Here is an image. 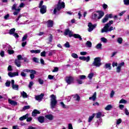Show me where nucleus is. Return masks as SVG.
<instances>
[{
  "label": "nucleus",
  "instance_id": "a18cd8bd",
  "mask_svg": "<svg viewBox=\"0 0 129 129\" xmlns=\"http://www.w3.org/2000/svg\"><path fill=\"white\" fill-rule=\"evenodd\" d=\"M64 46L66 48H70V44L69 42H67L64 44Z\"/></svg>",
  "mask_w": 129,
  "mask_h": 129
},
{
  "label": "nucleus",
  "instance_id": "f3484780",
  "mask_svg": "<svg viewBox=\"0 0 129 129\" xmlns=\"http://www.w3.org/2000/svg\"><path fill=\"white\" fill-rule=\"evenodd\" d=\"M90 100H93V101H95L96 100V92H95L92 97L89 98Z\"/></svg>",
  "mask_w": 129,
  "mask_h": 129
},
{
  "label": "nucleus",
  "instance_id": "f8f14e48",
  "mask_svg": "<svg viewBox=\"0 0 129 129\" xmlns=\"http://www.w3.org/2000/svg\"><path fill=\"white\" fill-rule=\"evenodd\" d=\"M40 13L41 14H45L47 12V7L46 6L43 5L40 8Z\"/></svg>",
  "mask_w": 129,
  "mask_h": 129
},
{
  "label": "nucleus",
  "instance_id": "9b49d317",
  "mask_svg": "<svg viewBox=\"0 0 129 129\" xmlns=\"http://www.w3.org/2000/svg\"><path fill=\"white\" fill-rule=\"evenodd\" d=\"M47 28H52L54 25V22L51 20H49L46 22Z\"/></svg>",
  "mask_w": 129,
  "mask_h": 129
},
{
  "label": "nucleus",
  "instance_id": "4be33fe9",
  "mask_svg": "<svg viewBox=\"0 0 129 129\" xmlns=\"http://www.w3.org/2000/svg\"><path fill=\"white\" fill-rule=\"evenodd\" d=\"M30 52L32 54H39L41 53V50L37 49V50H30Z\"/></svg>",
  "mask_w": 129,
  "mask_h": 129
},
{
  "label": "nucleus",
  "instance_id": "bf43d9fd",
  "mask_svg": "<svg viewBox=\"0 0 129 129\" xmlns=\"http://www.w3.org/2000/svg\"><path fill=\"white\" fill-rule=\"evenodd\" d=\"M38 82H39V84L42 85L44 84V81L41 79H38Z\"/></svg>",
  "mask_w": 129,
  "mask_h": 129
},
{
  "label": "nucleus",
  "instance_id": "72a5a7b5",
  "mask_svg": "<svg viewBox=\"0 0 129 129\" xmlns=\"http://www.w3.org/2000/svg\"><path fill=\"white\" fill-rule=\"evenodd\" d=\"M78 77L80 80H84L86 79V76L85 75H80L78 76Z\"/></svg>",
  "mask_w": 129,
  "mask_h": 129
},
{
  "label": "nucleus",
  "instance_id": "052dcab7",
  "mask_svg": "<svg viewBox=\"0 0 129 129\" xmlns=\"http://www.w3.org/2000/svg\"><path fill=\"white\" fill-rule=\"evenodd\" d=\"M8 71H13V67L12 66H9L8 68Z\"/></svg>",
  "mask_w": 129,
  "mask_h": 129
},
{
  "label": "nucleus",
  "instance_id": "e2e57ef3",
  "mask_svg": "<svg viewBox=\"0 0 129 129\" xmlns=\"http://www.w3.org/2000/svg\"><path fill=\"white\" fill-rule=\"evenodd\" d=\"M121 119L119 118V119L117 120L116 124H119L120 123H121Z\"/></svg>",
  "mask_w": 129,
  "mask_h": 129
},
{
  "label": "nucleus",
  "instance_id": "a19ab883",
  "mask_svg": "<svg viewBox=\"0 0 129 129\" xmlns=\"http://www.w3.org/2000/svg\"><path fill=\"white\" fill-rule=\"evenodd\" d=\"M27 39H28V35H24L22 38V42H26V40H27Z\"/></svg>",
  "mask_w": 129,
  "mask_h": 129
},
{
  "label": "nucleus",
  "instance_id": "1a4fd4ad",
  "mask_svg": "<svg viewBox=\"0 0 129 129\" xmlns=\"http://www.w3.org/2000/svg\"><path fill=\"white\" fill-rule=\"evenodd\" d=\"M96 24L92 25V23H89L88 25V27H89L88 32H92V31H93V29H94V28H95V27H96Z\"/></svg>",
  "mask_w": 129,
  "mask_h": 129
},
{
  "label": "nucleus",
  "instance_id": "a211bd4d",
  "mask_svg": "<svg viewBox=\"0 0 129 129\" xmlns=\"http://www.w3.org/2000/svg\"><path fill=\"white\" fill-rule=\"evenodd\" d=\"M45 117L49 119V120H53L54 119V116L52 114H47L45 115Z\"/></svg>",
  "mask_w": 129,
  "mask_h": 129
},
{
  "label": "nucleus",
  "instance_id": "5fc2aeb1",
  "mask_svg": "<svg viewBox=\"0 0 129 129\" xmlns=\"http://www.w3.org/2000/svg\"><path fill=\"white\" fill-rule=\"evenodd\" d=\"M87 54V52L85 51H82L80 52V55L82 56H85V55Z\"/></svg>",
  "mask_w": 129,
  "mask_h": 129
},
{
  "label": "nucleus",
  "instance_id": "7ed1b4c3",
  "mask_svg": "<svg viewBox=\"0 0 129 129\" xmlns=\"http://www.w3.org/2000/svg\"><path fill=\"white\" fill-rule=\"evenodd\" d=\"M50 106L51 108H54L55 106H56V104H57V100H56V96H55L54 94H52L50 96Z\"/></svg>",
  "mask_w": 129,
  "mask_h": 129
},
{
  "label": "nucleus",
  "instance_id": "603ef678",
  "mask_svg": "<svg viewBox=\"0 0 129 129\" xmlns=\"http://www.w3.org/2000/svg\"><path fill=\"white\" fill-rule=\"evenodd\" d=\"M106 16L108 18V19H111L113 18V16L112 14H107L106 15Z\"/></svg>",
  "mask_w": 129,
  "mask_h": 129
},
{
  "label": "nucleus",
  "instance_id": "0e129e2a",
  "mask_svg": "<svg viewBox=\"0 0 129 129\" xmlns=\"http://www.w3.org/2000/svg\"><path fill=\"white\" fill-rule=\"evenodd\" d=\"M59 69L57 67H55L53 69V70L52 71V72H57V71H58Z\"/></svg>",
  "mask_w": 129,
  "mask_h": 129
},
{
  "label": "nucleus",
  "instance_id": "de8ad7c7",
  "mask_svg": "<svg viewBox=\"0 0 129 129\" xmlns=\"http://www.w3.org/2000/svg\"><path fill=\"white\" fill-rule=\"evenodd\" d=\"M60 105L62 108H67V106H66V105H65L63 102H60Z\"/></svg>",
  "mask_w": 129,
  "mask_h": 129
},
{
  "label": "nucleus",
  "instance_id": "6ab92c4d",
  "mask_svg": "<svg viewBox=\"0 0 129 129\" xmlns=\"http://www.w3.org/2000/svg\"><path fill=\"white\" fill-rule=\"evenodd\" d=\"M40 113H41V112H40L39 111H38V110H34L32 112V116H36L37 114H40Z\"/></svg>",
  "mask_w": 129,
  "mask_h": 129
},
{
  "label": "nucleus",
  "instance_id": "a878e982",
  "mask_svg": "<svg viewBox=\"0 0 129 129\" xmlns=\"http://www.w3.org/2000/svg\"><path fill=\"white\" fill-rule=\"evenodd\" d=\"M8 101L11 105H17L18 104V103L15 101H13L12 100L9 99Z\"/></svg>",
  "mask_w": 129,
  "mask_h": 129
},
{
  "label": "nucleus",
  "instance_id": "473e14b6",
  "mask_svg": "<svg viewBox=\"0 0 129 129\" xmlns=\"http://www.w3.org/2000/svg\"><path fill=\"white\" fill-rule=\"evenodd\" d=\"M102 44L101 43H98L96 45V49H98V50H101V49H102Z\"/></svg>",
  "mask_w": 129,
  "mask_h": 129
},
{
  "label": "nucleus",
  "instance_id": "0eeeda50",
  "mask_svg": "<svg viewBox=\"0 0 129 129\" xmlns=\"http://www.w3.org/2000/svg\"><path fill=\"white\" fill-rule=\"evenodd\" d=\"M66 82L69 85H70V84H73V83H74V78L72 77H67L66 78Z\"/></svg>",
  "mask_w": 129,
  "mask_h": 129
},
{
  "label": "nucleus",
  "instance_id": "5701e85b",
  "mask_svg": "<svg viewBox=\"0 0 129 129\" xmlns=\"http://www.w3.org/2000/svg\"><path fill=\"white\" fill-rule=\"evenodd\" d=\"M23 72H27V73H36V71L35 70H30L29 69H25L23 71Z\"/></svg>",
  "mask_w": 129,
  "mask_h": 129
},
{
  "label": "nucleus",
  "instance_id": "c9c22d12",
  "mask_svg": "<svg viewBox=\"0 0 129 129\" xmlns=\"http://www.w3.org/2000/svg\"><path fill=\"white\" fill-rule=\"evenodd\" d=\"M122 41H123V39H122V38L121 37H119L117 39V43H118V44H122Z\"/></svg>",
  "mask_w": 129,
  "mask_h": 129
},
{
  "label": "nucleus",
  "instance_id": "9d476101",
  "mask_svg": "<svg viewBox=\"0 0 129 129\" xmlns=\"http://www.w3.org/2000/svg\"><path fill=\"white\" fill-rule=\"evenodd\" d=\"M124 65V62H122L118 63L117 67L116 68V72L119 73L121 70V68Z\"/></svg>",
  "mask_w": 129,
  "mask_h": 129
},
{
  "label": "nucleus",
  "instance_id": "ea45409f",
  "mask_svg": "<svg viewBox=\"0 0 129 129\" xmlns=\"http://www.w3.org/2000/svg\"><path fill=\"white\" fill-rule=\"evenodd\" d=\"M105 68L106 69H107V68L109 69V70H110L111 69V68L110 67V63H107L105 65Z\"/></svg>",
  "mask_w": 129,
  "mask_h": 129
},
{
  "label": "nucleus",
  "instance_id": "e433bc0d",
  "mask_svg": "<svg viewBox=\"0 0 129 129\" xmlns=\"http://www.w3.org/2000/svg\"><path fill=\"white\" fill-rule=\"evenodd\" d=\"M12 88L14 89V90H19V85L16 84L13 85Z\"/></svg>",
  "mask_w": 129,
  "mask_h": 129
},
{
  "label": "nucleus",
  "instance_id": "6e6552de",
  "mask_svg": "<svg viewBox=\"0 0 129 129\" xmlns=\"http://www.w3.org/2000/svg\"><path fill=\"white\" fill-rule=\"evenodd\" d=\"M73 34V32L70 31L69 29H66L64 32V36L69 35L70 38L72 37Z\"/></svg>",
  "mask_w": 129,
  "mask_h": 129
},
{
  "label": "nucleus",
  "instance_id": "49530a36",
  "mask_svg": "<svg viewBox=\"0 0 129 129\" xmlns=\"http://www.w3.org/2000/svg\"><path fill=\"white\" fill-rule=\"evenodd\" d=\"M48 40L50 43H51V42H52V41H53V36H52L51 34L49 35V37L48 38Z\"/></svg>",
  "mask_w": 129,
  "mask_h": 129
},
{
  "label": "nucleus",
  "instance_id": "09e8293b",
  "mask_svg": "<svg viewBox=\"0 0 129 129\" xmlns=\"http://www.w3.org/2000/svg\"><path fill=\"white\" fill-rule=\"evenodd\" d=\"M101 117V112H99L96 114V118H100Z\"/></svg>",
  "mask_w": 129,
  "mask_h": 129
},
{
  "label": "nucleus",
  "instance_id": "b1692460",
  "mask_svg": "<svg viewBox=\"0 0 129 129\" xmlns=\"http://www.w3.org/2000/svg\"><path fill=\"white\" fill-rule=\"evenodd\" d=\"M113 108V106H112L111 104L107 105L105 107V110H110Z\"/></svg>",
  "mask_w": 129,
  "mask_h": 129
},
{
  "label": "nucleus",
  "instance_id": "f03ea898",
  "mask_svg": "<svg viewBox=\"0 0 129 129\" xmlns=\"http://www.w3.org/2000/svg\"><path fill=\"white\" fill-rule=\"evenodd\" d=\"M65 8V3L62 2L61 0H59L58 4L57 5V7L53 10V13L54 14L57 13V12H59L60 10H62V9Z\"/></svg>",
  "mask_w": 129,
  "mask_h": 129
},
{
  "label": "nucleus",
  "instance_id": "412c9836",
  "mask_svg": "<svg viewBox=\"0 0 129 129\" xmlns=\"http://www.w3.org/2000/svg\"><path fill=\"white\" fill-rule=\"evenodd\" d=\"M94 77V73L92 72V71H91V72L88 75V78H89L90 80H91V79H92Z\"/></svg>",
  "mask_w": 129,
  "mask_h": 129
},
{
  "label": "nucleus",
  "instance_id": "dca6fc26",
  "mask_svg": "<svg viewBox=\"0 0 129 129\" xmlns=\"http://www.w3.org/2000/svg\"><path fill=\"white\" fill-rule=\"evenodd\" d=\"M72 37H74L75 39H79L80 41L82 40V38H81V36L79 34L73 33Z\"/></svg>",
  "mask_w": 129,
  "mask_h": 129
},
{
  "label": "nucleus",
  "instance_id": "393cba45",
  "mask_svg": "<svg viewBox=\"0 0 129 129\" xmlns=\"http://www.w3.org/2000/svg\"><path fill=\"white\" fill-rule=\"evenodd\" d=\"M38 120L40 123H43L45 120V117L44 116H40L38 118Z\"/></svg>",
  "mask_w": 129,
  "mask_h": 129
},
{
  "label": "nucleus",
  "instance_id": "f704fd0d",
  "mask_svg": "<svg viewBox=\"0 0 129 129\" xmlns=\"http://www.w3.org/2000/svg\"><path fill=\"white\" fill-rule=\"evenodd\" d=\"M86 45H87V46L88 48H91V47L92 46V43H91V42L88 41H87Z\"/></svg>",
  "mask_w": 129,
  "mask_h": 129
},
{
  "label": "nucleus",
  "instance_id": "aec40b11",
  "mask_svg": "<svg viewBox=\"0 0 129 129\" xmlns=\"http://www.w3.org/2000/svg\"><path fill=\"white\" fill-rule=\"evenodd\" d=\"M94 116H95V113H93L92 115L89 116L88 119V122H91V121L93 120V118H94Z\"/></svg>",
  "mask_w": 129,
  "mask_h": 129
},
{
  "label": "nucleus",
  "instance_id": "cd10ccee",
  "mask_svg": "<svg viewBox=\"0 0 129 129\" xmlns=\"http://www.w3.org/2000/svg\"><path fill=\"white\" fill-rule=\"evenodd\" d=\"M29 117V114H26L25 115H24L21 117H20L19 119L20 120H24V119H26V118Z\"/></svg>",
  "mask_w": 129,
  "mask_h": 129
},
{
  "label": "nucleus",
  "instance_id": "4468645a",
  "mask_svg": "<svg viewBox=\"0 0 129 129\" xmlns=\"http://www.w3.org/2000/svg\"><path fill=\"white\" fill-rule=\"evenodd\" d=\"M80 60H83V61H86V62H89L90 60V57L88 56L87 57L85 56H80L79 57Z\"/></svg>",
  "mask_w": 129,
  "mask_h": 129
},
{
  "label": "nucleus",
  "instance_id": "6e6d98bb",
  "mask_svg": "<svg viewBox=\"0 0 129 129\" xmlns=\"http://www.w3.org/2000/svg\"><path fill=\"white\" fill-rule=\"evenodd\" d=\"M33 61H34V62H35L36 63H38L39 59L36 58V57H33L32 58Z\"/></svg>",
  "mask_w": 129,
  "mask_h": 129
},
{
  "label": "nucleus",
  "instance_id": "3c124183",
  "mask_svg": "<svg viewBox=\"0 0 129 129\" xmlns=\"http://www.w3.org/2000/svg\"><path fill=\"white\" fill-rule=\"evenodd\" d=\"M124 4L126 6L129 5V0H123Z\"/></svg>",
  "mask_w": 129,
  "mask_h": 129
},
{
  "label": "nucleus",
  "instance_id": "20e7f679",
  "mask_svg": "<svg viewBox=\"0 0 129 129\" xmlns=\"http://www.w3.org/2000/svg\"><path fill=\"white\" fill-rule=\"evenodd\" d=\"M101 60L100 59V57H96L94 58L93 65L96 67H100V66H101Z\"/></svg>",
  "mask_w": 129,
  "mask_h": 129
},
{
  "label": "nucleus",
  "instance_id": "37998d69",
  "mask_svg": "<svg viewBox=\"0 0 129 129\" xmlns=\"http://www.w3.org/2000/svg\"><path fill=\"white\" fill-rule=\"evenodd\" d=\"M101 41L103 42V43H107V39L102 37L101 38Z\"/></svg>",
  "mask_w": 129,
  "mask_h": 129
},
{
  "label": "nucleus",
  "instance_id": "4d7b16f0",
  "mask_svg": "<svg viewBox=\"0 0 129 129\" xmlns=\"http://www.w3.org/2000/svg\"><path fill=\"white\" fill-rule=\"evenodd\" d=\"M21 76L22 77H26V76H27V75L26 74V73H25L24 72H22L21 73Z\"/></svg>",
  "mask_w": 129,
  "mask_h": 129
},
{
  "label": "nucleus",
  "instance_id": "c85d7f7f",
  "mask_svg": "<svg viewBox=\"0 0 129 129\" xmlns=\"http://www.w3.org/2000/svg\"><path fill=\"white\" fill-rule=\"evenodd\" d=\"M73 96L75 100H76V101H79L80 100V96H79V95L77 94L74 95Z\"/></svg>",
  "mask_w": 129,
  "mask_h": 129
},
{
  "label": "nucleus",
  "instance_id": "13d9d810",
  "mask_svg": "<svg viewBox=\"0 0 129 129\" xmlns=\"http://www.w3.org/2000/svg\"><path fill=\"white\" fill-rule=\"evenodd\" d=\"M10 85H11V81H7L6 83V86L7 87H10Z\"/></svg>",
  "mask_w": 129,
  "mask_h": 129
},
{
  "label": "nucleus",
  "instance_id": "2eb2a0df",
  "mask_svg": "<svg viewBox=\"0 0 129 129\" xmlns=\"http://www.w3.org/2000/svg\"><path fill=\"white\" fill-rule=\"evenodd\" d=\"M43 97H44V94H41L40 95L35 96V99L38 100V101H41L43 99Z\"/></svg>",
  "mask_w": 129,
  "mask_h": 129
},
{
  "label": "nucleus",
  "instance_id": "4c0bfd02",
  "mask_svg": "<svg viewBox=\"0 0 129 129\" xmlns=\"http://www.w3.org/2000/svg\"><path fill=\"white\" fill-rule=\"evenodd\" d=\"M30 78L31 79L33 80L35 78V74H36L37 73V72L35 71V73H30Z\"/></svg>",
  "mask_w": 129,
  "mask_h": 129
},
{
  "label": "nucleus",
  "instance_id": "680f3d73",
  "mask_svg": "<svg viewBox=\"0 0 129 129\" xmlns=\"http://www.w3.org/2000/svg\"><path fill=\"white\" fill-rule=\"evenodd\" d=\"M24 7H25V4H24V3H21L18 7V9L19 8H24Z\"/></svg>",
  "mask_w": 129,
  "mask_h": 129
},
{
  "label": "nucleus",
  "instance_id": "79ce46f5",
  "mask_svg": "<svg viewBox=\"0 0 129 129\" xmlns=\"http://www.w3.org/2000/svg\"><path fill=\"white\" fill-rule=\"evenodd\" d=\"M71 56L72 57H73V58H74L75 59H77V58H78V55H77V54L76 53H72Z\"/></svg>",
  "mask_w": 129,
  "mask_h": 129
},
{
  "label": "nucleus",
  "instance_id": "bb28decb",
  "mask_svg": "<svg viewBox=\"0 0 129 129\" xmlns=\"http://www.w3.org/2000/svg\"><path fill=\"white\" fill-rule=\"evenodd\" d=\"M104 16V12H99V17H98V20H100V19H101V18H102V17H103Z\"/></svg>",
  "mask_w": 129,
  "mask_h": 129
},
{
  "label": "nucleus",
  "instance_id": "423d86ee",
  "mask_svg": "<svg viewBox=\"0 0 129 129\" xmlns=\"http://www.w3.org/2000/svg\"><path fill=\"white\" fill-rule=\"evenodd\" d=\"M21 60H23V57L22 55H18L17 56V59L15 60V64L17 67L21 66Z\"/></svg>",
  "mask_w": 129,
  "mask_h": 129
},
{
  "label": "nucleus",
  "instance_id": "774afa93",
  "mask_svg": "<svg viewBox=\"0 0 129 129\" xmlns=\"http://www.w3.org/2000/svg\"><path fill=\"white\" fill-rule=\"evenodd\" d=\"M124 111H125V113L126 115H129V112H128V110H127V109L125 108L124 109Z\"/></svg>",
  "mask_w": 129,
  "mask_h": 129
},
{
  "label": "nucleus",
  "instance_id": "ddd939ff",
  "mask_svg": "<svg viewBox=\"0 0 129 129\" xmlns=\"http://www.w3.org/2000/svg\"><path fill=\"white\" fill-rule=\"evenodd\" d=\"M8 76H9V77H11V78L13 77H15V76H19V73H18V72H14V73L9 72V73H8Z\"/></svg>",
  "mask_w": 129,
  "mask_h": 129
},
{
  "label": "nucleus",
  "instance_id": "58836bf2",
  "mask_svg": "<svg viewBox=\"0 0 129 129\" xmlns=\"http://www.w3.org/2000/svg\"><path fill=\"white\" fill-rule=\"evenodd\" d=\"M15 31H16V29H15V28L11 29L9 31L10 35H13V34H15Z\"/></svg>",
  "mask_w": 129,
  "mask_h": 129
},
{
  "label": "nucleus",
  "instance_id": "864d4df0",
  "mask_svg": "<svg viewBox=\"0 0 129 129\" xmlns=\"http://www.w3.org/2000/svg\"><path fill=\"white\" fill-rule=\"evenodd\" d=\"M0 55L1 57H5V51L4 50H2L0 52Z\"/></svg>",
  "mask_w": 129,
  "mask_h": 129
},
{
  "label": "nucleus",
  "instance_id": "c03bdc74",
  "mask_svg": "<svg viewBox=\"0 0 129 129\" xmlns=\"http://www.w3.org/2000/svg\"><path fill=\"white\" fill-rule=\"evenodd\" d=\"M96 18H97V14H96V13H93L92 15V19H93V20H95Z\"/></svg>",
  "mask_w": 129,
  "mask_h": 129
},
{
  "label": "nucleus",
  "instance_id": "f257e3e1",
  "mask_svg": "<svg viewBox=\"0 0 129 129\" xmlns=\"http://www.w3.org/2000/svg\"><path fill=\"white\" fill-rule=\"evenodd\" d=\"M112 24H113V21H109V23L106 24L104 27L101 29V33H107V32H111V31L115 30V27L110 26Z\"/></svg>",
  "mask_w": 129,
  "mask_h": 129
},
{
  "label": "nucleus",
  "instance_id": "338daca9",
  "mask_svg": "<svg viewBox=\"0 0 129 129\" xmlns=\"http://www.w3.org/2000/svg\"><path fill=\"white\" fill-rule=\"evenodd\" d=\"M113 95H114V91H111L110 93V97L112 98V97H113Z\"/></svg>",
  "mask_w": 129,
  "mask_h": 129
},
{
  "label": "nucleus",
  "instance_id": "7c9ffc66",
  "mask_svg": "<svg viewBox=\"0 0 129 129\" xmlns=\"http://www.w3.org/2000/svg\"><path fill=\"white\" fill-rule=\"evenodd\" d=\"M119 103L120 104H125L126 103H127V101H126V100L123 99H121L119 102Z\"/></svg>",
  "mask_w": 129,
  "mask_h": 129
},
{
  "label": "nucleus",
  "instance_id": "c756f323",
  "mask_svg": "<svg viewBox=\"0 0 129 129\" xmlns=\"http://www.w3.org/2000/svg\"><path fill=\"white\" fill-rule=\"evenodd\" d=\"M107 21H108V18L107 16H106V15H105L104 18L102 19V23L103 24H105V23H106Z\"/></svg>",
  "mask_w": 129,
  "mask_h": 129
},
{
  "label": "nucleus",
  "instance_id": "8fccbe9b",
  "mask_svg": "<svg viewBox=\"0 0 129 129\" xmlns=\"http://www.w3.org/2000/svg\"><path fill=\"white\" fill-rule=\"evenodd\" d=\"M118 107H119V109H120V110H122V109H123V108H124V105H123L122 104H119Z\"/></svg>",
  "mask_w": 129,
  "mask_h": 129
},
{
  "label": "nucleus",
  "instance_id": "2f4dec72",
  "mask_svg": "<svg viewBox=\"0 0 129 129\" xmlns=\"http://www.w3.org/2000/svg\"><path fill=\"white\" fill-rule=\"evenodd\" d=\"M21 94L24 98H27V97H28V95H27V93L24 91H23L22 92H21Z\"/></svg>",
  "mask_w": 129,
  "mask_h": 129
},
{
  "label": "nucleus",
  "instance_id": "39448f33",
  "mask_svg": "<svg viewBox=\"0 0 129 129\" xmlns=\"http://www.w3.org/2000/svg\"><path fill=\"white\" fill-rule=\"evenodd\" d=\"M17 7H18V4H15L12 6V10H15V12L13 13V15H14V16H18V15H19V14L20 13V12H21V9L20 8L17 9Z\"/></svg>",
  "mask_w": 129,
  "mask_h": 129
},
{
  "label": "nucleus",
  "instance_id": "69168bd1",
  "mask_svg": "<svg viewBox=\"0 0 129 129\" xmlns=\"http://www.w3.org/2000/svg\"><path fill=\"white\" fill-rule=\"evenodd\" d=\"M8 53L10 55H12V54H14V50H8Z\"/></svg>",
  "mask_w": 129,
  "mask_h": 129
}]
</instances>
